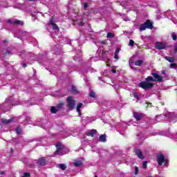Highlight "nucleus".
I'll list each match as a JSON object with an SVG mask.
<instances>
[{"label": "nucleus", "mask_w": 177, "mask_h": 177, "mask_svg": "<svg viewBox=\"0 0 177 177\" xmlns=\"http://www.w3.org/2000/svg\"><path fill=\"white\" fill-rule=\"evenodd\" d=\"M15 105H17V104H21V103H17V104H15Z\"/></svg>", "instance_id": "09e8293b"}, {"label": "nucleus", "mask_w": 177, "mask_h": 177, "mask_svg": "<svg viewBox=\"0 0 177 177\" xmlns=\"http://www.w3.org/2000/svg\"><path fill=\"white\" fill-rule=\"evenodd\" d=\"M49 24H50V26H53V29L55 30V31H57V32H59V31H60L59 26H57V25H56V24H55V19H53V17H52L50 19Z\"/></svg>", "instance_id": "423d86ee"}, {"label": "nucleus", "mask_w": 177, "mask_h": 177, "mask_svg": "<svg viewBox=\"0 0 177 177\" xmlns=\"http://www.w3.org/2000/svg\"><path fill=\"white\" fill-rule=\"evenodd\" d=\"M79 26H80L81 27H82V26H84V22H80V23L79 24Z\"/></svg>", "instance_id": "79ce46f5"}, {"label": "nucleus", "mask_w": 177, "mask_h": 177, "mask_svg": "<svg viewBox=\"0 0 177 177\" xmlns=\"http://www.w3.org/2000/svg\"><path fill=\"white\" fill-rule=\"evenodd\" d=\"M107 38H114V34L111 32H108L107 33Z\"/></svg>", "instance_id": "a878e982"}, {"label": "nucleus", "mask_w": 177, "mask_h": 177, "mask_svg": "<svg viewBox=\"0 0 177 177\" xmlns=\"http://www.w3.org/2000/svg\"><path fill=\"white\" fill-rule=\"evenodd\" d=\"M145 81L147 82H141L138 86L139 88H142V89H145V91H147V89H150V88H153V86L154 84L150 83L149 82L150 81H154V78L153 77L149 76L145 79Z\"/></svg>", "instance_id": "f257e3e1"}, {"label": "nucleus", "mask_w": 177, "mask_h": 177, "mask_svg": "<svg viewBox=\"0 0 177 177\" xmlns=\"http://www.w3.org/2000/svg\"><path fill=\"white\" fill-rule=\"evenodd\" d=\"M142 64H143V60H138L135 62V66H140Z\"/></svg>", "instance_id": "aec40b11"}, {"label": "nucleus", "mask_w": 177, "mask_h": 177, "mask_svg": "<svg viewBox=\"0 0 177 177\" xmlns=\"http://www.w3.org/2000/svg\"><path fill=\"white\" fill-rule=\"evenodd\" d=\"M96 130L92 129L87 133V135L88 136H91V138H93L95 135H96Z\"/></svg>", "instance_id": "ddd939ff"}, {"label": "nucleus", "mask_w": 177, "mask_h": 177, "mask_svg": "<svg viewBox=\"0 0 177 177\" xmlns=\"http://www.w3.org/2000/svg\"><path fill=\"white\" fill-rule=\"evenodd\" d=\"M143 113H140L138 112H133V117L136 120V121H140L142 118H143Z\"/></svg>", "instance_id": "1a4fd4ad"}, {"label": "nucleus", "mask_w": 177, "mask_h": 177, "mask_svg": "<svg viewBox=\"0 0 177 177\" xmlns=\"http://www.w3.org/2000/svg\"><path fill=\"white\" fill-rule=\"evenodd\" d=\"M152 76L153 77V81H158V82H161L164 78L162 76L159 75V74L157 73H152Z\"/></svg>", "instance_id": "6e6552de"}, {"label": "nucleus", "mask_w": 177, "mask_h": 177, "mask_svg": "<svg viewBox=\"0 0 177 177\" xmlns=\"http://www.w3.org/2000/svg\"><path fill=\"white\" fill-rule=\"evenodd\" d=\"M157 161L158 165H167V160L165 159V157L162 154L158 155Z\"/></svg>", "instance_id": "20e7f679"}, {"label": "nucleus", "mask_w": 177, "mask_h": 177, "mask_svg": "<svg viewBox=\"0 0 177 177\" xmlns=\"http://www.w3.org/2000/svg\"><path fill=\"white\" fill-rule=\"evenodd\" d=\"M171 37H172V39H174V41H176L177 38H176V34L175 32H173L171 34Z\"/></svg>", "instance_id": "c85d7f7f"}, {"label": "nucleus", "mask_w": 177, "mask_h": 177, "mask_svg": "<svg viewBox=\"0 0 177 177\" xmlns=\"http://www.w3.org/2000/svg\"><path fill=\"white\" fill-rule=\"evenodd\" d=\"M30 1V2H35V1H37V0H29Z\"/></svg>", "instance_id": "49530a36"}, {"label": "nucleus", "mask_w": 177, "mask_h": 177, "mask_svg": "<svg viewBox=\"0 0 177 177\" xmlns=\"http://www.w3.org/2000/svg\"><path fill=\"white\" fill-rule=\"evenodd\" d=\"M0 174H1V175H3V171H1V172H0Z\"/></svg>", "instance_id": "de8ad7c7"}, {"label": "nucleus", "mask_w": 177, "mask_h": 177, "mask_svg": "<svg viewBox=\"0 0 177 177\" xmlns=\"http://www.w3.org/2000/svg\"><path fill=\"white\" fill-rule=\"evenodd\" d=\"M146 28H149V30H153V22L150 20H147L144 24H142L140 27V31H145Z\"/></svg>", "instance_id": "7ed1b4c3"}, {"label": "nucleus", "mask_w": 177, "mask_h": 177, "mask_svg": "<svg viewBox=\"0 0 177 177\" xmlns=\"http://www.w3.org/2000/svg\"><path fill=\"white\" fill-rule=\"evenodd\" d=\"M121 135H124V133H121Z\"/></svg>", "instance_id": "3c124183"}, {"label": "nucleus", "mask_w": 177, "mask_h": 177, "mask_svg": "<svg viewBox=\"0 0 177 177\" xmlns=\"http://www.w3.org/2000/svg\"><path fill=\"white\" fill-rule=\"evenodd\" d=\"M16 132H17V135H20L21 133V129L20 127H17L16 129Z\"/></svg>", "instance_id": "cd10ccee"}, {"label": "nucleus", "mask_w": 177, "mask_h": 177, "mask_svg": "<svg viewBox=\"0 0 177 177\" xmlns=\"http://www.w3.org/2000/svg\"><path fill=\"white\" fill-rule=\"evenodd\" d=\"M64 106V103H60L57 106V109H62Z\"/></svg>", "instance_id": "7c9ffc66"}, {"label": "nucleus", "mask_w": 177, "mask_h": 177, "mask_svg": "<svg viewBox=\"0 0 177 177\" xmlns=\"http://www.w3.org/2000/svg\"><path fill=\"white\" fill-rule=\"evenodd\" d=\"M8 23H10V24H16L17 26H23V24H24V23L20 20L12 21V19H8Z\"/></svg>", "instance_id": "9d476101"}, {"label": "nucleus", "mask_w": 177, "mask_h": 177, "mask_svg": "<svg viewBox=\"0 0 177 177\" xmlns=\"http://www.w3.org/2000/svg\"><path fill=\"white\" fill-rule=\"evenodd\" d=\"M176 67V64H170V68H175Z\"/></svg>", "instance_id": "72a5a7b5"}, {"label": "nucleus", "mask_w": 177, "mask_h": 177, "mask_svg": "<svg viewBox=\"0 0 177 177\" xmlns=\"http://www.w3.org/2000/svg\"><path fill=\"white\" fill-rule=\"evenodd\" d=\"M95 118L86 117L83 120L85 121L87 124H89V122H92V121H95Z\"/></svg>", "instance_id": "f8f14e48"}, {"label": "nucleus", "mask_w": 177, "mask_h": 177, "mask_svg": "<svg viewBox=\"0 0 177 177\" xmlns=\"http://www.w3.org/2000/svg\"><path fill=\"white\" fill-rule=\"evenodd\" d=\"M23 177H30V173H24Z\"/></svg>", "instance_id": "e433bc0d"}, {"label": "nucleus", "mask_w": 177, "mask_h": 177, "mask_svg": "<svg viewBox=\"0 0 177 177\" xmlns=\"http://www.w3.org/2000/svg\"><path fill=\"white\" fill-rule=\"evenodd\" d=\"M158 122L161 121V120H158Z\"/></svg>", "instance_id": "603ef678"}, {"label": "nucleus", "mask_w": 177, "mask_h": 177, "mask_svg": "<svg viewBox=\"0 0 177 177\" xmlns=\"http://www.w3.org/2000/svg\"><path fill=\"white\" fill-rule=\"evenodd\" d=\"M165 60H167V62H169V63H174L175 62V59L174 57H165Z\"/></svg>", "instance_id": "6ab92c4d"}, {"label": "nucleus", "mask_w": 177, "mask_h": 177, "mask_svg": "<svg viewBox=\"0 0 177 177\" xmlns=\"http://www.w3.org/2000/svg\"><path fill=\"white\" fill-rule=\"evenodd\" d=\"M135 172H136V175H138V171H139V169H138V167H135Z\"/></svg>", "instance_id": "4c0bfd02"}, {"label": "nucleus", "mask_w": 177, "mask_h": 177, "mask_svg": "<svg viewBox=\"0 0 177 177\" xmlns=\"http://www.w3.org/2000/svg\"><path fill=\"white\" fill-rule=\"evenodd\" d=\"M68 106L69 109H74L75 107V100L73 99V97H68L67 98Z\"/></svg>", "instance_id": "39448f33"}, {"label": "nucleus", "mask_w": 177, "mask_h": 177, "mask_svg": "<svg viewBox=\"0 0 177 177\" xmlns=\"http://www.w3.org/2000/svg\"><path fill=\"white\" fill-rule=\"evenodd\" d=\"M57 151L55 152L56 156H64L68 153V149L60 145V143L57 144L56 145Z\"/></svg>", "instance_id": "f03ea898"}, {"label": "nucleus", "mask_w": 177, "mask_h": 177, "mask_svg": "<svg viewBox=\"0 0 177 177\" xmlns=\"http://www.w3.org/2000/svg\"><path fill=\"white\" fill-rule=\"evenodd\" d=\"M89 6H88V4L86 3H84V9H87V8H88Z\"/></svg>", "instance_id": "58836bf2"}, {"label": "nucleus", "mask_w": 177, "mask_h": 177, "mask_svg": "<svg viewBox=\"0 0 177 177\" xmlns=\"http://www.w3.org/2000/svg\"><path fill=\"white\" fill-rule=\"evenodd\" d=\"M135 153L140 160H143V153H142L140 149H136Z\"/></svg>", "instance_id": "9b49d317"}, {"label": "nucleus", "mask_w": 177, "mask_h": 177, "mask_svg": "<svg viewBox=\"0 0 177 177\" xmlns=\"http://www.w3.org/2000/svg\"><path fill=\"white\" fill-rule=\"evenodd\" d=\"M81 107H82V103H79L76 108V110L79 113V115H81Z\"/></svg>", "instance_id": "4468645a"}, {"label": "nucleus", "mask_w": 177, "mask_h": 177, "mask_svg": "<svg viewBox=\"0 0 177 177\" xmlns=\"http://www.w3.org/2000/svg\"><path fill=\"white\" fill-rule=\"evenodd\" d=\"M89 96L91 97H96V94L95 93V92L91 91L90 93H89Z\"/></svg>", "instance_id": "393cba45"}, {"label": "nucleus", "mask_w": 177, "mask_h": 177, "mask_svg": "<svg viewBox=\"0 0 177 177\" xmlns=\"http://www.w3.org/2000/svg\"><path fill=\"white\" fill-rule=\"evenodd\" d=\"M74 165L75 167H81V165H82V161L80 160H75Z\"/></svg>", "instance_id": "f3484780"}, {"label": "nucleus", "mask_w": 177, "mask_h": 177, "mask_svg": "<svg viewBox=\"0 0 177 177\" xmlns=\"http://www.w3.org/2000/svg\"><path fill=\"white\" fill-rule=\"evenodd\" d=\"M1 121L3 124H10V122H12V120L2 119Z\"/></svg>", "instance_id": "4be33fe9"}, {"label": "nucleus", "mask_w": 177, "mask_h": 177, "mask_svg": "<svg viewBox=\"0 0 177 177\" xmlns=\"http://www.w3.org/2000/svg\"><path fill=\"white\" fill-rule=\"evenodd\" d=\"M133 45H135V41H133V40L130 39L129 40V46H133Z\"/></svg>", "instance_id": "bb28decb"}, {"label": "nucleus", "mask_w": 177, "mask_h": 177, "mask_svg": "<svg viewBox=\"0 0 177 177\" xmlns=\"http://www.w3.org/2000/svg\"><path fill=\"white\" fill-rule=\"evenodd\" d=\"M133 64V62H129V66L132 68V64Z\"/></svg>", "instance_id": "ea45409f"}, {"label": "nucleus", "mask_w": 177, "mask_h": 177, "mask_svg": "<svg viewBox=\"0 0 177 177\" xmlns=\"http://www.w3.org/2000/svg\"><path fill=\"white\" fill-rule=\"evenodd\" d=\"M142 167L146 169V168H147V162H144L142 163Z\"/></svg>", "instance_id": "473e14b6"}, {"label": "nucleus", "mask_w": 177, "mask_h": 177, "mask_svg": "<svg viewBox=\"0 0 177 177\" xmlns=\"http://www.w3.org/2000/svg\"><path fill=\"white\" fill-rule=\"evenodd\" d=\"M133 96L135 97V99H137V102H139V95H138V93H133Z\"/></svg>", "instance_id": "b1692460"}, {"label": "nucleus", "mask_w": 177, "mask_h": 177, "mask_svg": "<svg viewBox=\"0 0 177 177\" xmlns=\"http://www.w3.org/2000/svg\"><path fill=\"white\" fill-rule=\"evenodd\" d=\"M113 88L115 89V86H113Z\"/></svg>", "instance_id": "8fccbe9b"}, {"label": "nucleus", "mask_w": 177, "mask_h": 177, "mask_svg": "<svg viewBox=\"0 0 177 177\" xmlns=\"http://www.w3.org/2000/svg\"><path fill=\"white\" fill-rule=\"evenodd\" d=\"M118 53H120V48H117L115 51L114 58L116 59V60H118Z\"/></svg>", "instance_id": "a211bd4d"}, {"label": "nucleus", "mask_w": 177, "mask_h": 177, "mask_svg": "<svg viewBox=\"0 0 177 177\" xmlns=\"http://www.w3.org/2000/svg\"><path fill=\"white\" fill-rule=\"evenodd\" d=\"M112 73H113V74H115V73H117V71L115 70H112Z\"/></svg>", "instance_id": "c03bdc74"}, {"label": "nucleus", "mask_w": 177, "mask_h": 177, "mask_svg": "<svg viewBox=\"0 0 177 177\" xmlns=\"http://www.w3.org/2000/svg\"><path fill=\"white\" fill-rule=\"evenodd\" d=\"M166 47L167 46L162 42L158 41L155 44L156 49H158V50H161V49H165Z\"/></svg>", "instance_id": "0eeeda50"}, {"label": "nucleus", "mask_w": 177, "mask_h": 177, "mask_svg": "<svg viewBox=\"0 0 177 177\" xmlns=\"http://www.w3.org/2000/svg\"><path fill=\"white\" fill-rule=\"evenodd\" d=\"M72 92H77V88L74 86H72Z\"/></svg>", "instance_id": "f704fd0d"}, {"label": "nucleus", "mask_w": 177, "mask_h": 177, "mask_svg": "<svg viewBox=\"0 0 177 177\" xmlns=\"http://www.w3.org/2000/svg\"><path fill=\"white\" fill-rule=\"evenodd\" d=\"M123 20H124V21H128V20H129V18H128V17L124 16V17H123Z\"/></svg>", "instance_id": "c9c22d12"}, {"label": "nucleus", "mask_w": 177, "mask_h": 177, "mask_svg": "<svg viewBox=\"0 0 177 177\" xmlns=\"http://www.w3.org/2000/svg\"><path fill=\"white\" fill-rule=\"evenodd\" d=\"M6 103H13V102H12V97H10V98H8L6 100Z\"/></svg>", "instance_id": "c756f323"}, {"label": "nucleus", "mask_w": 177, "mask_h": 177, "mask_svg": "<svg viewBox=\"0 0 177 177\" xmlns=\"http://www.w3.org/2000/svg\"><path fill=\"white\" fill-rule=\"evenodd\" d=\"M106 135H101L100 136V138H99V142H106Z\"/></svg>", "instance_id": "dca6fc26"}, {"label": "nucleus", "mask_w": 177, "mask_h": 177, "mask_svg": "<svg viewBox=\"0 0 177 177\" xmlns=\"http://www.w3.org/2000/svg\"><path fill=\"white\" fill-rule=\"evenodd\" d=\"M37 162H38L39 165H42V166L45 165V164H46L45 158H41L39 159Z\"/></svg>", "instance_id": "2eb2a0df"}, {"label": "nucleus", "mask_w": 177, "mask_h": 177, "mask_svg": "<svg viewBox=\"0 0 177 177\" xmlns=\"http://www.w3.org/2000/svg\"><path fill=\"white\" fill-rule=\"evenodd\" d=\"M50 111L53 114H55V113H57V109L55 106H52L50 109Z\"/></svg>", "instance_id": "412c9836"}, {"label": "nucleus", "mask_w": 177, "mask_h": 177, "mask_svg": "<svg viewBox=\"0 0 177 177\" xmlns=\"http://www.w3.org/2000/svg\"><path fill=\"white\" fill-rule=\"evenodd\" d=\"M22 66H23V67H24V68H26V67H27V64H26V63H24V64H22Z\"/></svg>", "instance_id": "37998d69"}, {"label": "nucleus", "mask_w": 177, "mask_h": 177, "mask_svg": "<svg viewBox=\"0 0 177 177\" xmlns=\"http://www.w3.org/2000/svg\"><path fill=\"white\" fill-rule=\"evenodd\" d=\"M58 167L59 168H60V169H62L63 171H64L66 168V165L64 164H59Z\"/></svg>", "instance_id": "5701e85b"}, {"label": "nucleus", "mask_w": 177, "mask_h": 177, "mask_svg": "<svg viewBox=\"0 0 177 177\" xmlns=\"http://www.w3.org/2000/svg\"><path fill=\"white\" fill-rule=\"evenodd\" d=\"M10 53V51L6 52V55H9Z\"/></svg>", "instance_id": "a18cd8bd"}, {"label": "nucleus", "mask_w": 177, "mask_h": 177, "mask_svg": "<svg viewBox=\"0 0 177 177\" xmlns=\"http://www.w3.org/2000/svg\"><path fill=\"white\" fill-rule=\"evenodd\" d=\"M164 117H165V116H164L163 115H157V116L156 117V120H158V118H159L160 120H161V118H164Z\"/></svg>", "instance_id": "2f4dec72"}, {"label": "nucleus", "mask_w": 177, "mask_h": 177, "mask_svg": "<svg viewBox=\"0 0 177 177\" xmlns=\"http://www.w3.org/2000/svg\"><path fill=\"white\" fill-rule=\"evenodd\" d=\"M174 52H177V44L174 46Z\"/></svg>", "instance_id": "a19ab883"}]
</instances>
